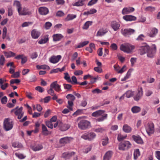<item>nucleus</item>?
Returning <instances> with one entry per match:
<instances>
[{
  "label": "nucleus",
  "mask_w": 160,
  "mask_h": 160,
  "mask_svg": "<svg viewBox=\"0 0 160 160\" xmlns=\"http://www.w3.org/2000/svg\"><path fill=\"white\" fill-rule=\"evenodd\" d=\"M13 5L16 7L18 12H19V9H22L21 4L20 2L18 1H14Z\"/></svg>",
  "instance_id": "obj_37"
},
{
  "label": "nucleus",
  "mask_w": 160,
  "mask_h": 160,
  "mask_svg": "<svg viewBox=\"0 0 160 160\" xmlns=\"http://www.w3.org/2000/svg\"><path fill=\"white\" fill-rule=\"evenodd\" d=\"M49 35H46L42 37L38 41V43L40 44H44L47 42L49 41Z\"/></svg>",
  "instance_id": "obj_18"
},
{
  "label": "nucleus",
  "mask_w": 160,
  "mask_h": 160,
  "mask_svg": "<svg viewBox=\"0 0 160 160\" xmlns=\"http://www.w3.org/2000/svg\"><path fill=\"white\" fill-rule=\"evenodd\" d=\"M145 36L142 34H141L139 35L136 40L138 41H143L145 38Z\"/></svg>",
  "instance_id": "obj_50"
},
{
  "label": "nucleus",
  "mask_w": 160,
  "mask_h": 160,
  "mask_svg": "<svg viewBox=\"0 0 160 160\" xmlns=\"http://www.w3.org/2000/svg\"><path fill=\"white\" fill-rule=\"evenodd\" d=\"M130 145H131V144L129 142L125 141L119 145V149L120 150H124L125 149V147H129Z\"/></svg>",
  "instance_id": "obj_22"
},
{
  "label": "nucleus",
  "mask_w": 160,
  "mask_h": 160,
  "mask_svg": "<svg viewBox=\"0 0 160 160\" xmlns=\"http://www.w3.org/2000/svg\"><path fill=\"white\" fill-rule=\"evenodd\" d=\"M122 130L126 133H129L132 130V128L128 124H125L123 125Z\"/></svg>",
  "instance_id": "obj_30"
},
{
  "label": "nucleus",
  "mask_w": 160,
  "mask_h": 160,
  "mask_svg": "<svg viewBox=\"0 0 160 160\" xmlns=\"http://www.w3.org/2000/svg\"><path fill=\"white\" fill-rule=\"evenodd\" d=\"M39 13L42 15H45L49 12L48 8L45 7H40L38 8Z\"/></svg>",
  "instance_id": "obj_15"
},
{
  "label": "nucleus",
  "mask_w": 160,
  "mask_h": 160,
  "mask_svg": "<svg viewBox=\"0 0 160 160\" xmlns=\"http://www.w3.org/2000/svg\"><path fill=\"white\" fill-rule=\"evenodd\" d=\"M139 48V51L140 54L141 55H143L147 53L149 49H150L149 46L146 43H144L143 45L140 46Z\"/></svg>",
  "instance_id": "obj_9"
},
{
  "label": "nucleus",
  "mask_w": 160,
  "mask_h": 160,
  "mask_svg": "<svg viewBox=\"0 0 160 160\" xmlns=\"http://www.w3.org/2000/svg\"><path fill=\"white\" fill-rule=\"evenodd\" d=\"M8 15L11 16L13 14V12L12 9V7L10 6L8 7Z\"/></svg>",
  "instance_id": "obj_51"
},
{
  "label": "nucleus",
  "mask_w": 160,
  "mask_h": 160,
  "mask_svg": "<svg viewBox=\"0 0 160 160\" xmlns=\"http://www.w3.org/2000/svg\"><path fill=\"white\" fill-rule=\"evenodd\" d=\"M89 41H85L79 43L77 46L76 48H81L88 44L89 43Z\"/></svg>",
  "instance_id": "obj_40"
},
{
  "label": "nucleus",
  "mask_w": 160,
  "mask_h": 160,
  "mask_svg": "<svg viewBox=\"0 0 160 160\" xmlns=\"http://www.w3.org/2000/svg\"><path fill=\"white\" fill-rule=\"evenodd\" d=\"M76 17V15L68 14L66 18L65 19V21L67 22L72 20L75 18Z\"/></svg>",
  "instance_id": "obj_33"
},
{
  "label": "nucleus",
  "mask_w": 160,
  "mask_h": 160,
  "mask_svg": "<svg viewBox=\"0 0 160 160\" xmlns=\"http://www.w3.org/2000/svg\"><path fill=\"white\" fill-rule=\"evenodd\" d=\"M46 124L47 126L51 129H52L53 128V126L52 122L51 121H47L46 122Z\"/></svg>",
  "instance_id": "obj_52"
},
{
  "label": "nucleus",
  "mask_w": 160,
  "mask_h": 160,
  "mask_svg": "<svg viewBox=\"0 0 160 160\" xmlns=\"http://www.w3.org/2000/svg\"><path fill=\"white\" fill-rule=\"evenodd\" d=\"M124 95H126V97L127 98H130L132 96L134 95L133 92L131 90H128L126 92Z\"/></svg>",
  "instance_id": "obj_45"
},
{
  "label": "nucleus",
  "mask_w": 160,
  "mask_h": 160,
  "mask_svg": "<svg viewBox=\"0 0 160 160\" xmlns=\"http://www.w3.org/2000/svg\"><path fill=\"white\" fill-rule=\"evenodd\" d=\"M20 82V80L18 79H12L10 81V84L11 85L14 83L18 84Z\"/></svg>",
  "instance_id": "obj_58"
},
{
  "label": "nucleus",
  "mask_w": 160,
  "mask_h": 160,
  "mask_svg": "<svg viewBox=\"0 0 160 160\" xmlns=\"http://www.w3.org/2000/svg\"><path fill=\"white\" fill-rule=\"evenodd\" d=\"M43 148L42 146L40 144H38L33 146L32 149L34 151H37L40 150Z\"/></svg>",
  "instance_id": "obj_32"
},
{
  "label": "nucleus",
  "mask_w": 160,
  "mask_h": 160,
  "mask_svg": "<svg viewBox=\"0 0 160 160\" xmlns=\"http://www.w3.org/2000/svg\"><path fill=\"white\" fill-rule=\"evenodd\" d=\"M132 71V69H129L127 72L126 76L124 77L121 79V81H124L129 78L130 76L131 73Z\"/></svg>",
  "instance_id": "obj_35"
},
{
  "label": "nucleus",
  "mask_w": 160,
  "mask_h": 160,
  "mask_svg": "<svg viewBox=\"0 0 160 160\" xmlns=\"http://www.w3.org/2000/svg\"><path fill=\"white\" fill-rule=\"evenodd\" d=\"M66 98L71 101H74L75 99V97L71 94H68L66 97Z\"/></svg>",
  "instance_id": "obj_57"
},
{
  "label": "nucleus",
  "mask_w": 160,
  "mask_h": 160,
  "mask_svg": "<svg viewBox=\"0 0 160 160\" xmlns=\"http://www.w3.org/2000/svg\"><path fill=\"white\" fill-rule=\"evenodd\" d=\"M63 36L61 34H56L53 36V40L54 41H60Z\"/></svg>",
  "instance_id": "obj_29"
},
{
  "label": "nucleus",
  "mask_w": 160,
  "mask_h": 160,
  "mask_svg": "<svg viewBox=\"0 0 160 160\" xmlns=\"http://www.w3.org/2000/svg\"><path fill=\"white\" fill-rule=\"evenodd\" d=\"M92 149V147L91 145L86 146L84 147L83 152L86 153H88L89 151H91Z\"/></svg>",
  "instance_id": "obj_46"
},
{
  "label": "nucleus",
  "mask_w": 160,
  "mask_h": 160,
  "mask_svg": "<svg viewBox=\"0 0 160 160\" xmlns=\"http://www.w3.org/2000/svg\"><path fill=\"white\" fill-rule=\"evenodd\" d=\"M127 70L126 66L125 65H124L121 68H120L118 72L119 73H122Z\"/></svg>",
  "instance_id": "obj_61"
},
{
  "label": "nucleus",
  "mask_w": 160,
  "mask_h": 160,
  "mask_svg": "<svg viewBox=\"0 0 160 160\" xmlns=\"http://www.w3.org/2000/svg\"><path fill=\"white\" fill-rule=\"evenodd\" d=\"M31 34L32 38L34 39L38 38L41 34L40 32L36 29H34L32 30L31 32Z\"/></svg>",
  "instance_id": "obj_13"
},
{
  "label": "nucleus",
  "mask_w": 160,
  "mask_h": 160,
  "mask_svg": "<svg viewBox=\"0 0 160 160\" xmlns=\"http://www.w3.org/2000/svg\"><path fill=\"white\" fill-rule=\"evenodd\" d=\"M42 132L43 134L47 135L48 134V131L46 126L43 124L42 125Z\"/></svg>",
  "instance_id": "obj_41"
},
{
  "label": "nucleus",
  "mask_w": 160,
  "mask_h": 160,
  "mask_svg": "<svg viewBox=\"0 0 160 160\" xmlns=\"http://www.w3.org/2000/svg\"><path fill=\"white\" fill-rule=\"evenodd\" d=\"M113 153V152L111 151L107 152L104 156L103 160H110Z\"/></svg>",
  "instance_id": "obj_24"
},
{
  "label": "nucleus",
  "mask_w": 160,
  "mask_h": 160,
  "mask_svg": "<svg viewBox=\"0 0 160 160\" xmlns=\"http://www.w3.org/2000/svg\"><path fill=\"white\" fill-rule=\"evenodd\" d=\"M72 139V138L71 137H66L61 138L59 140V142L61 144H64L69 142Z\"/></svg>",
  "instance_id": "obj_21"
},
{
  "label": "nucleus",
  "mask_w": 160,
  "mask_h": 160,
  "mask_svg": "<svg viewBox=\"0 0 160 160\" xmlns=\"http://www.w3.org/2000/svg\"><path fill=\"white\" fill-rule=\"evenodd\" d=\"M105 129L104 128L99 127L94 129V131L97 132H102L105 131Z\"/></svg>",
  "instance_id": "obj_47"
},
{
  "label": "nucleus",
  "mask_w": 160,
  "mask_h": 160,
  "mask_svg": "<svg viewBox=\"0 0 160 160\" xmlns=\"http://www.w3.org/2000/svg\"><path fill=\"white\" fill-rule=\"evenodd\" d=\"M4 81V80H2V78H0V86L2 90H5L9 86L7 83H5L3 84Z\"/></svg>",
  "instance_id": "obj_28"
},
{
  "label": "nucleus",
  "mask_w": 160,
  "mask_h": 160,
  "mask_svg": "<svg viewBox=\"0 0 160 160\" xmlns=\"http://www.w3.org/2000/svg\"><path fill=\"white\" fill-rule=\"evenodd\" d=\"M107 32V30L106 29H100L98 32L96 36L98 37L102 36L105 35Z\"/></svg>",
  "instance_id": "obj_27"
},
{
  "label": "nucleus",
  "mask_w": 160,
  "mask_h": 160,
  "mask_svg": "<svg viewBox=\"0 0 160 160\" xmlns=\"http://www.w3.org/2000/svg\"><path fill=\"white\" fill-rule=\"evenodd\" d=\"M108 143V138L107 137H105V138L103 139L102 142V145L103 146L106 145Z\"/></svg>",
  "instance_id": "obj_62"
},
{
  "label": "nucleus",
  "mask_w": 160,
  "mask_h": 160,
  "mask_svg": "<svg viewBox=\"0 0 160 160\" xmlns=\"http://www.w3.org/2000/svg\"><path fill=\"white\" fill-rule=\"evenodd\" d=\"M13 122L12 120L8 118H5L3 122V128L6 131L12 129L13 128Z\"/></svg>",
  "instance_id": "obj_2"
},
{
  "label": "nucleus",
  "mask_w": 160,
  "mask_h": 160,
  "mask_svg": "<svg viewBox=\"0 0 160 160\" xmlns=\"http://www.w3.org/2000/svg\"><path fill=\"white\" fill-rule=\"evenodd\" d=\"M12 145L14 148H21L22 147V144L18 142H13Z\"/></svg>",
  "instance_id": "obj_42"
},
{
  "label": "nucleus",
  "mask_w": 160,
  "mask_h": 160,
  "mask_svg": "<svg viewBox=\"0 0 160 160\" xmlns=\"http://www.w3.org/2000/svg\"><path fill=\"white\" fill-rule=\"evenodd\" d=\"M132 111L133 113H137L139 112L141 110L140 108L138 106H134L132 108Z\"/></svg>",
  "instance_id": "obj_43"
},
{
  "label": "nucleus",
  "mask_w": 160,
  "mask_h": 160,
  "mask_svg": "<svg viewBox=\"0 0 160 160\" xmlns=\"http://www.w3.org/2000/svg\"><path fill=\"white\" fill-rule=\"evenodd\" d=\"M47 92L48 94H49L51 96H53L54 94V91L53 89L51 88H50L49 89L47 90Z\"/></svg>",
  "instance_id": "obj_64"
},
{
  "label": "nucleus",
  "mask_w": 160,
  "mask_h": 160,
  "mask_svg": "<svg viewBox=\"0 0 160 160\" xmlns=\"http://www.w3.org/2000/svg\"><path fill=\"white\" fill-rule=\"evenodd\" d=\"M70 154L68 152L63 153L62 155V157L65 159H68L70 158Z\"/></svg>",
  "instance_id": "obj_44"
},
{
  "label": "nucleus",
  "mask_w": 160,
  "mask_h": 160,
  "mask_svg": "<svg viewBox=\"0 0 160 160\" xmlns=\"http://www.w3.org/2000/svg\"><path fill=\"white\" fill-rule=\"evenodd\" d=\"M92 21H88L86 22L82 28L83 29L85 30L87 29L89 26L92 25Z\"/></svg>",
  "instance_id": "obj_39"
},
{
  "label": "nucleus",
  "mask_w": 160,
  "mask_h": 160,
  "mask_svg": "<svg viewBox=\"0 0 160 160\" xmlns=\"http://www.w3.org/2000/svg\"><path fill=\"white\" fill-rule=\"evenodd\" d=\"M62 57L60 55L57 56H53L51 57L49 59V62L52 63H56L58 62L61 59Z\"/></svg>",
  "instance_id": "obj_11"
},
{
  "label": "nucleus",
  "mask_w": 160,
  "mask_h": 160,
  "mask_svg": "<svg viewBox=\"0 0 160 160\" xmlns=\"http://www.w3.org/2000/svg\"><path fill=\"white\" fill-rule=\"evenodd\" d=\"M158 32V29L155 28H152L151 29L150 32L148 33V35L151 38H153L157 34Z\"/></svg>",
  "instance_id": "obj_20"
},
{
  "label": "nucleus",
  "mask_w": 160,
  "mask_h": 160,
  "mask_svg": "<svg viewBox=\"0 0 160 160\" xmlns=\"http://www.w3.org/2000/svg\"><path fill=\"white\" fill-rule=\"evenodd\" d=\"M105 111L103 110H98L94 112L92 114V116L93 117H98L102 115L104 113Z\"/></svg>",
  "instance_id": "obj_23"
},
{
  "label": "nucleus",
  "mask_w": 160,
  "mask_h": 160,
  "mask_svg": "<svg viewBox=\"0 0 160 160\" xmlns=\"http://www.w3.org/2000/svg\"><path fill=\"white\" fill-rule=\"evenodd\" d=\"M111 26L114 31H117L119 29L120 25L118 22L113 21L111 23Z\"/></svg>",
  "instance_id": "obj_16"
},
{
  "label": "nucleus",
  "mask_w": 160,
  "mask_h": 160,
  "mask_svg": "<svg viewBox=\"0 0 160 160\" xmlns=\"http://www.w3.org/2000/svg\"><path fill=\"white\" fill-rule=\"evenodd\" d=\"M135 48L134 46L128 43L122 44L120 47V49L121 51L128 53L132 52Z\"/></svg>",
  "instance_id": "obj_1"
},
{
  "label": "nucleus",
  "mask_w": 160,
  "mask_h": 160,
  "mask_svg": "<svg viewBox=\"0 0 160 160\" xmlns=\"http://www.w3.org/2000/svg\"><path fill=\"white\" fill-rule=\"evenodd\" d=\"M146 130L149 136L153 134L154 131V125L153 123H148L146 127Z\"/></svg>",
  "instance_id": "obj_7"
},
{
  "label": "nucleus",
  "mask_w": 160,
  "mask_h": 160,
  "mask_svg": "<svg viewBox=\"0 0 160 160\" xmlns=\"http://www.w3.org/2000/svg\"><path fill=\"white\" fill-rule=\"evenodd\" d=\"M135 30L131 28H126L124 29H121L122 34L125 37H128L132 35L135 32Z\"/></svg>",
  "instance_id": "obj_8"
},
{
  "label": "nucleus",
  "mask_w": 160,
  "mask_h": 160,
  "mask_svg": "<svg viewBox=\"0 0 160 160\" xmlns=\"http://www.w3.org/2000/svg\"><path fill=\"white\" fill-rule=\"evenodd\" d=\"M133 155L134 159L137 160L138 157L140 155L139 150L138 149H136L134 150Z\"/></svg>",
  "instance_id": "obj_38"
},
{
  "label": "nucleus",
  "mask_w": 160,
  "mask_h": 160,
  "mask_svg": "<svg viewBox=\"0 0 160 160\" xmlns=\"http://www.w3.org/2000/svg\"><path fill=\"white\" fill-rule=\"evenodd\" d=\"M155 8L152 6H148L146 7L145 9V10L146 11L153 12L155 10Z\"/></svg>",
  "instance_id": "obj_48"
},
{
  "label": "nucleus",
  "mask_w": 160,
  "mask_h": 160,
  "mask_svg": "<svg viewBox=\"0 0 160 160\" xmlns=\"http://www.w3.org/2000/svg\"><path fill=\"white\" fill-rule=\"evenodd\" d=\"M5 58L3 55L0 57V64L2 65H3L4 63Z\"/></svg>",
  "instance_id": "obj_63"
},
{
  "label": "nucleus",
  "mask_w": 160,
  "mask_h": 160,
  "mask_svg": "<svg viewBox=\"0 0 160 160\" xmlns=\"http://www.w3.org/2000/svg\"><path fill=\"white\" fill-rule=\"evenodd\" d=\"M156 52V47L155 44L152 46L151 48H150L147 52V56L150 58H152L155 56Z\"/></svg>",
  "instance_id": "obj_4"
},
{
  "label": "nucleus",
  "mask_w": 160,
  "mask_h": 160,
  "mask_svg": "<svg viewBox=\"0 0 160 160\" xmlns=\"http://www.w3.org/2000/svg\"><path fill=\"white\" fill-rule=\"evenodd\" d=\"M126 137V136H124L121 134H119L118 135L117 138L118 141H120L125 139Z\"/></svg>",
  "instance_id": "obj_59"
},
{
  "label": "nucleus",
  "mask_w": 160,
  "mask_h": 160,
  "mask_svg": "<svg viewBox=\"0 0 160 160\" xmlns=\"http://www.w3.org/2000/svg\"><path fill=\"white\" fill-rule=\"evenodd\" d=\"M88 0H78L76 2L72 3V5L73 6L77 7L82 6L84 5V2L87 1Z\"/></svg>",
  "instance_id": "obj_26"
},
{
  "label": "nucleus",
  "mask_w": 160,
  "mask_h": 160,
  "mask_svg": "<svg viewBox=\"0 0 160 160\" xmlns=\"http://www.w3.org/2000/svg\"><path fill=\"white\" fill-rule=\"evenodd\" d=\"M52 25V24L50 22H46L45 24L44 27L46 29L48 30L50 29Z\"/></svg>",
  "instance_id": "obj_55"
},
{
  "label": "nucleus",
  "mask_w": 160,
  "mask_h": 160,
  "mask_svg": "<svg viewBox=\"0 0 160 160\" xmlns=\"http://www.w3.org/2000/svg\"><path fill=\"white\" fill-rule=\"evenodd\" d=\"M96 135L93 132L86 133L83 135L81 138L85 140L91 141L94 139L96 137Z\"/></svg>",
  "instance_id": "obj_5"
},
{
  "label": "nucleus",
  "mask_w": 160,
  "mask_h": 160,
  "mask_svg": "<svg viewBox=\"0 0 160 160\" xmlns=\"http://www.w3.org/2000/svg\"><path fill=\"white\" fill-rule=\"evenodd\" d=\"M60 128V129L62 131H65L68 129L70 127V125L68 124H64L62 125L61 126L59 125Z\"/></svg>",
  "instance_id": "obj_34"
},
{
  "label": "nucleus",
  "mask_w": 160,
  "mask_h": 160,
  "mask_svg": "<svg viewBox=\"0 0 160 160\" xmlns=\"http://www.w3.org/2000/svg\"><path fill=\"white\" fill-rule=\"evenodd\" d=\"M143 94L142 88V87H140L134 94V100L136 101H138L142 98Z\"/></svg>",
  "instance_id": "obj_6"
},
{
  "label": "nucleus",
  "mask_w": 160,
  "mask_h": 160,
  "mask_svg": "<svg viewBox=\"0 0 160 160\" xmlns=\"http://www.w3.org/2000/svg\"><path fill=\"white\" fill-rule=\"evenodd\" d=\"M134 140L137 143L142 144L143 143V141L141 137L139 136H135L133 135L132 137Z\"/></svg>",
  "instance_id": "obj_25"
},
{
  "label": "nucleus",
  "mask_w": 160,
  "mask_h": 160,
  "mask_svg": "<svg viewBox=\"0 0 160 160\" xmlns=\"http://www.w3.org/2000/svg\"><path fill=\"white\" fill-rule=\"evenodd\" d=\"M7 33V28L6 27H4L3 29L2 38L4 39L6 36Z\"/></svg>",
  "instance_id": "obj_54"
},
{
  "label": "nucleus",
  "mask_w": 160,
  "mask_h": 160,
  "mask_svg": "<svg viewBox=\"0 0 160 160\" xmlns=\"http://www.w3.org/2000/svg\"><path fill=\"white\" fill-rule=\"evenodd\" d=\"M22 9H19V12H18V14L20 15H29L31 14V12L27 11L28 9L25 7H24L22 10Z\"/></svg>",
  "instance_id": "obj_12"
},
{
  "label": "nucleus",
  "mask_w": 160,
  "mask_h": 160,
  "mask_svg": "<svg viewBox=\"0 0 160 160\" xmlns=\"http://www.w3.org/2000/svg\"><path fill=\"white\" fill-rule=\"evenodd\" d=\"M50 88L57 92H59L61 91V86L57 83V81H55L52 83L50 85Z\"/></svg>",
  "instance_id": "obj_10"
},
{
  "label": "nucleus",
  "mask_w": 160,
  "mask_h": 160,
  "mask_svg": "<svg viewBox=\"0 0 160 160\" xmlns=\"http://www.w3.org/2000/svg\"><path fill=\"white\" fill-rule=\"evenodd\" d=\"M78 127L82 130H85L88 128L90 125V122L85 120H81L78 123Z\"/></svg>",
  "instance_id": "obj_3"
},
{
  "label": "nucleus",
  "mask_w": 160,
  "mask_h": 160,
  "mask_svg": "<svg viewBox=\"0 0 160 160\" xmlns=\"http://www.w3.org/2000/svg\"><path fill=\"white\" fill-rule=\"evenodd\" d=\"M73 101L68 100V105L67 108L70 110H72V107L73 105Z\"/></svg>",
  "instance_id": "obj_49"
},
{
  "label": "nucleus",
  "mask_w": 160,
  "mask_h": 160,
  "mask_svg": "<svg viewBox=\"0 0 160 160\" xmlns=\"http://www.w3.org/2000/svg\"><path fill=\"white\" fill-rule=\"evenodd\" d=\"M102 116L100 117L97 119V121L100 122H102L104 120L106 119L108 117V114L106 113H104L102 115Z\"/></svg>",
  "instance_id": "obj_36"
},
{
  "label": "nucleus",
  "mask_w": 160,
  "mask_h": 160,
  "mask_svg": "<svg viewBox=\"0 0 160 160\" xmlns=\"http://www.w3.org/2000/svg\"><path fill=\"white\" fill-rule=\"evenodd\" d=\"M36 67H37V68L38 69H46L48 68L49 67L48 66L45 65H41V66L38 65H37Z\"/></svg>",
  "instance_id": "obj_60"
},
{
  "label": "nucleus",
  "mask_w": 160,
  "mask_h": 160,
  "mask_svg": "<svg viewBox=\"0 0 160 160\" xmlns=\"http://www.w3.org/2000/svg\"><path fill=\"white\" fill-rule=\"evenodd\" d=\"M102 91L101 90L99 89L98 88H96L94 90L92 91V92L93 94H99L101 93Z\"/></svg>",
  "instance_id": "obj_56"
},
{
  "label": "nucleus",
  "mask_w": 160,
  "mask_h": 160,
  "mask_svg": "<svg viewBox=\"0 0 160 160\" xmlns=\"http://www.w3.org/2000/svg\"><path fill=\"white\" fill-rule=\"evenodd\" d=\"M123 19L126 21H134L136 20V17L130 15H126L123 17Z\"/></svg>",
  "instance_id": "obj_19"
},
{
  "label": "nucleus",
  "mask_w": 160,
  "mask_h": 160,
  "mask_svg": "<svg viewBox=\"0 0 160 160\" xmlns=\"http://www.w3.org/2000/svg\"><path fill=\"white\" fill-rule=\"evenodd\" d=\"M22 107H21L14 112L15 114L18 116V118L19 119H21L23 115L24 112H22Z\"/></svg>",
  "instance_id": "obj_14"
},
{
  "label": "nucleus",
  "mask_w": 160,
  "mask_h": 160,
  "mask_svg": "<svg viewBox=\"0 0 160 160\" xmlns=\"http://www.w3.org/2000/svg\"><path fill=\"white\" fill-rule=\"evenodd\" d=\"M134 10V8L132 7L125 8L122 10V13L123 15L127 14L133 12Z\"/></svg>",
  "instance_id": "obj_17"
},
{
  "label": "nucleus",
  "mask_w": 160,
  "mask_h": 160,
  "mask_svg": "<svg viewBox=\"0 0 160 160\" xmlns=\"http://www.w3.org/2000/svg\"><path fill=\"white\" fill-rule=\"evenodd\" d=\"M65 76L64 78L68 82H71L72 81L71 80L70 77L69 76L68 73L66 72L64 73Z\"/></svg>",
  "instance_id": "obj_53"
},
{
  "label": "nucleus",
  "mask_w": 160,
  "mask_h": 160,
  "mask_svg": "<svg viewBox=\"0 0 160 160\" xmlns=\"http://www.w3.org/2000/svg\"><path fill=\"white\" fill-rule=\"evenodd\" d=\"M4 54L5 56L7 58L11 57H13L16 55L15 53L11 51H9L7 52H4Z\"/></svg>",
  "instance_id": "obj_31"
}]
</instances>
